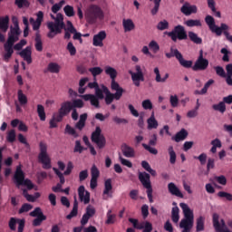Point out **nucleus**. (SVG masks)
Segmentation results:
<instances>
[{
  "label": "nucleus",
  "instance_id": "1",
  "mask_svg": "<svg viewBox=\"0 0 232 232\" xmlns=\"http://www.w3.org/2000/svg\"><path fill=\"white\" fill-rule=\"evenodd\" d=\"M51 17L53 19V22L47 23V28L49 29V33L47 34V37L49 39H53L55 35H58V34H62L63 30H64V39H70L72 37V34H73L72 38L74 41H78V39H81L82 37V34L77 32V29L73 26V24H72L71 21H67V25L64 27V16L63 14L59 13L55 15L51 14Z\"/></svg>",
  "mask_w": 232,
  "mask_h": 232
},
{
  "label": "nucleus",
  "instance_id": "2",
  "mask_svg": "<svg viewBox=\"0 0 232 232\" xmlns=\"http://www.w3.org/2000/svg\"><path fill=\"white\" fill-rule=\"evenodd\" d=\"M14 27H11L10 32L8 34V39L6 43L4 44L5 54L4 60L8 63L10 58L14 53V44L19 41V35H21V29H19V21L17 20V16L12 17Z\"/></svg>",
  "mask_w": 232,
  "mask_h": 232
},
{
  "label": "nucleus",
  "instance_id": "3",
  "mask_svg": "<svg viewBox=\"0 0 232 232\" xmlns=\"http://www.w3.org/2000/svg\"><path fill=\"white\" fill-rule=\"evenodd\" d=\"M205 23L208 24L212 34H216V35L218 37H220V35L223 34L227 41H228V43H232V34L229 33V25H227V24L221 23L220 26H218L215 24V18H213L211 15L206 16Z\"/></svg>",
  "mask_w": 232,
  "mask_h": 232
},
{
  "label": "nucleus",
  "instance_id": "4",
  "mask_svg": "<svg viewBox=\"0 0 232 232\" xmlns=\"http://www.w3.org/2000/svg\"><path fill=\"white\" fill-rule=\"evenodd\" d=\"M104 10L97 4L89 5L84 11V19L89 24H95L98 21H104Z\"/></svg>",
  "mask_w": 232,
  "mask_h": 232
},
{
  "label": "nucleus",
  "instance_id": "5",
  "mask_svg": "<svg viewBox=\"0 0 232 232\" xmlns=\"http://www.w3.org/2000/svg\"><path fill=\"white\" fill-rule=\"evenodd\" d=\"M102 88H103L104 91L106 104H111L114 99L115 101H120L121 97H122V93H124V90L115 80H111V90L116 92L115 93H111L106 86H102Z\"/></svg>",
  "mask_w": 232,
  "mask_h": 232
},
{
  "label": "nucleus",
  "instance_id": "6",
  "mask_svg": "<svg viewBox=\"0 0 232 232\" xmlns=\"http://www.w3.org/2000/svg\"><path fill=\"white\" fill-rule=\"evenodd\" d=\"M102 86L105 85L101 84L97 87V89L95 90V94H83L80 97L83 99V101H90L92 106H94V108H101L99 100L102 101V99H104V88H102Z\"/></svg>",
  "mask_w": 232,
  "mask_h": 232
},
{
  "label": "nucleus",
  "instance_id": "7",
  "mask_svg": "<svg viewBox=\"0 0 232 232\" xmlns=\"http://www.w3.org/2000/svg\"><path fill=\"white\" fill-rule=\"evenodd\" d=\"M40 153L38 155V160L43 164L44 169H50L52 168V159L48 154V145L45 142L41 141L39 143Z\"/></svg>",
  "mask_w": 232,
  "mask_h": 232
},
{
  "label": "nucleus",
  "instance_id": "8",
  "mask_svg": "<svg viewBox=\"0 0 232 232\" xmlns=\"http://www.w3.org/2000/svg\"><path fill=\"white\" fill-rule=\"evenodd\" d=\"M14 182L17 188H21V186H25L27 189H34V183L30 179H24V172L21 169V165L16 168V171L14 173Z\"/></svg>",
  "mask_w": 232,
  "mask_h": 232
},
{
  "label": "nucleus",
  "instance_id": "9",
  "mask_svg": "<svg viewBox=\"0 0 232 232\" xmlns=\"http://www.w3.org/2000/svg\"><path fill=\"white\" fill-rule=\"evenodd\" d=\"M165 55L168 59H171V57H176V59L179 61V64L183 66V68H191V66H193V62L185 60L184 56H182V53H180V52H179V50L175 47H171L170 53H166Z\"/></svg>",
  "mask_w": 232,
  "mask_h": 232
},
{
  "label": "nucleus",
  "instance_id": "10",
  "mask_svg": "<svg viewBox=\"0 0 232 232\" xmlns=\"http://www.w3.org/2000/svg\"><path fill=\"white\" fill-rule=\"evenodd\" d=\"M167 35H169V37L171 38L174 42H176L177 39H179V41L188 39L186 29H184V26L182 25L176 26L172 32L167 33Z\"/></svg>",
  "mask_w": 232,
  "mask_h": 232
},
{
  "label": "nucleus",
  "instance_id": "11",
  "mask_svg": "<svg viewBox=\"0 0 232 232\" xmlns=\"http://www.w3.org/2000/svg\"><path fill=\"white\" fill-rule=\"evenodd\" d=\"M208 66H209V61L204 58V51L200 50L199 55L197 61L195 62L192 67V70H194V72H197L198 70H201V71L207 70Z\"/></svg>",
  "mask_w": 232,
  "mask_h": 232
},
{
  "label": "nucleus",
  "instance_id": "12",
  "mask_svg": "<svg viewBox=\"0 0 232 232\" xmlns=\"http://www.w3.org/2000/svg\"><path fill=\"white\" fill-rule=\"evenodd\" d=\"M130 75H131V80L133 84L136 86H140V82L144 81V73L142 72V67L140 65L135 66V72L133 71H129Z\"/></svg>",
  "mask_w": 232,
  "mask_h": 232
},
{
  "label": "nucleus",
  "instance_id": "13",
  "mask_svg": "<svg viewBox=\"0 0 232 232\" xmlns=\"http://www.w3.org/2000/svg\"><path fill=\"white\" fill-rule=\"evenodd\" d=\"M101 127H96L95 131L92 134V140L97 144L98 148H104L106 145V139H104Z\"/></svg>",
  "mask_w": 232,
  "mask_h": 232
},
{
  "label": "nucleus",
  "instance_id": "14",
  "mask_svg": "<svg viewBox=\"0 0 232 232\" xmlns=\"http://www.w3.org/2000/svg\"><path fill=\"white\" fill-rule=\"evenodd\" d=\"M30 217L35 218L33 221V226H41L44 220H46V216L43 213L41 208H35L34 211L30 212Z\"/></svg>",
  "mask_w": 232,
  "mask_h": 232
},
{
  "label": "nucleus",
  "instance_id": "15",
  "mask_svg": "<svg viewBox=\"0 0 232 232\" xmlns=\"http://www.w3.org/2000/svg\"><path fill=\"white\" fill-rule=\"evenodd\" d=\"M108 37L106 31H100L92 36V46L102 48L104 41Z\"/></svg>",
  "mask_w": 232,
  "mask_h": 232
},
{
  "label": "nucleus",
  "instance_id": "16",
  "mask_svg": "<svg viewBox=\"0 0 232 232\" xmlns=\"http://www.w3.org/2000/svg\"><path fill=\"white\" fill-rule=\"evenodd\" d=\"M102 198L103 200L113 198V184L111 183V179H108L104 181Z\"/></svg>",
  "mask_w": 232,
  "mask_h": 232
},
{
  "label": "nucleus",
  "instance_id": "17",
  "mask_svg": "<svg viewBox=\"0 0 232 232\" xmlns=\"http://www.w3.org/2000/svg\"><path fill=\"white\" fill-rule=\"evenodd\" d=\"M24 219L11 218L9 220V228L11 231H15V226L18 224V232H23L24 230Z\"/></svg>",
  "mask_w": 232,
  "mask_h": 232
},
{
  "label": "nucleus",
  "instance_id": "18",
  "mask_svg": "<svg viewBox=\"0 0 232 232\" xmlns=\"http://www.w3.org/2000/svg\"><path fill=\"white\" fill-rule=\"evenodd\" d=\"M197 5H191L189 3L186 2L180 8V12L184 15H191V14H197L198 12Z\"/></svg>",
  "mask_w": 232,
  "mask_h": 232
},
{
  "label": "nucleus",
  "instance_id": "19",
  "mask_svg": "<svg viewBox=\"0 0 232 232\" xmlns=\"http://www.w3.org/2000/svg\"><path fill=\"white\" fill-rule=\"evenodd\" d=\"M36 21L34 18H30V23L33 24L34 30H39L41 28V23H43V19L44 18V13L43 11H39L36 14Z\"/></svg>",
  "mask_w": 232,
  "mask_h": 232
},
{
  "label": "nucleus",
  "instance_id": "20",
  "mask_svg": "<svg viewBox=\"0 0 232 232\" xmlns=\"http://www.w3.org/2000/svg\"><path fill=\"white\" fill-rule=\"evenodd\" d=\"M78 195L80 197V200L83 202V204L90 203V192L84 188V186H80L78 188Z\"/></svg>",
  "mask_w": 232,
  "mask_h": 232
},
{
  "label": "nucleus",
  "instance_id": "21",
  "mask_svg": "<svg viewBox=\"0 0 232 232\" xmlns=\"http://www.w3.org/2000/svg\"><path fill=\"white\" fill-rule=\"evenodd\" d=\"M19 55L26 61L27 64H32V47L27 46L19 53Z\"/></svg>",
  "mask_w": 232,
  "mask_h": 232
},
{
  "label": "nucleus",
  "instance_id": "22",
  "mask_svg": "<svg viewBox=\"0 0 232 232\" xmlns=\"http://www.w3.org/2000/svg\"><path fill=\"white\" fill-rule=\"evenodd\" d=\"M122 26L125 34H128V32H133V30H135V23H133V20L130 18H124L122 20Z\"/></svg>",
  "mask_w": 232,
  "mask_h": 232
},
{
  "label": "nucleus",
  "instance_id": "23",
  "mask_svg": "<svg viewBox=\"0 0 232 232\" xmlns=\"http://www.w3.org/2000/svg\"><path fill=\"white\" fill-rule=\"evenodd\" d=\"M168 189L170 194L174 195L175 197H179V198H184V194L180 191L179 187L175 185V183L170 182L168 184Z\"/></svg>",
  "mask_w": 232,
  "mask_h": 232
},
{
  "label": "nucleus",
  "instance_id": "24",
  "mask_svg": "<svg viewBox=\"0 0 232 232\" xmlns=\"http://www.w3.org/2000/svg\"><path fill=\"white\" fill-rule=\"evenodd\" d=\"M139 179L141 184L146 188V189L151 188V182L150 181V174L146 172H140Z\"/></svg>",
  "mask_w": 232,
  "mask_h": 232
},
{
  "label": "nucleus",
  "instance_id": "25",
  "mask_svg": "<svg viewBox=\"0 0 232 232\" xmlns=\"http://www.w3.org/2000/svg\"><path fill=\"white\" fill-rule=\"evenodd\" d=\"M72 110H73V103L72 102H64L62 103L59 111H61L62 115H68Z\"/></svg>",
  "mask_w": 232,
  "mask_h": 232
},
{
  "label": "nucleus",
  "instance_id": "26",
  "mask_svg": "<svg viewBox=\"0 0 232 232\" xmlns=\"http://www.w3.org/2000/svg\"><path fill=\"white\" fill-rule=\"evenodd\" d=\"M148 130H157L159 128V121L155 119V111L151 112L150 117L147 120Z\"/></svg>",
  "mask_w": 232,
  "mask_h": 232
},
{
  "label": "nucleus",
  "instance_id": "27",
  "mask_svg": "<svg viewBox=\"0 0 232 232\" xmlns=\"http://www.w3.org/2000/svg\"><path fill=\"white\" fill-rule=\"evenodd\" d=\"M121 151H122L124 157H127V159H131V158L135 157V150H133V148H131L126 144H123L121 146Z\"/></svg>",
  "mask_w": 232,
  "mask_h": 232
},
{
  "label": "nucleus",
  "instance_id": "28",
  "mask_svg": "<svg viewBox=\"0 0 232 232\" xmlns=\"http://www.w3.org/2000/svg\"><path fill=\"white\" fill-rule=\"evenodd\" d=\"M154 73L156 75L155 77L156 82H166V81L169 79V73L168 72H166L163 77L160 75V71L159 70V67L154 68Z\"/></svg>",
  "mask_w": 232,
  "mask_h": 232
},
{
  "label": "nucleus",
  "instance_id": "29",
  "mask_svg": "<svg viewBox=\"0 0 232 232\" xmlns=\"http://www.w3.org/2000/svg\"><path fill=\"white\" fill-rule=\"evenodd\" d=\"M173 206L175 207H173L171 210L172 222H174V224H179V220H180V215H179L180 209H179L177 203L174 202Z\"/></svg>",
  "mask_w": 232,
  "mask_h": 232
},
{
  "label": "nucleus",
  "instance_id": "30",
  "mask_svg": "<svg viewBox=\"0 0 232 232\" xmlns=\"http://www.w3.org/2000/svg\"><path fill=\"white\" fill-rule=\"evenodd\" d=\"M104 72H105L106 75H108L110 77L111 81L117 79V74H118L117 69H115L110 65H107L104 68Z\"/></svg>",
  "mask_w": 232,
  "mask_h": 232
},
{
  "label": "nucleus",
  "instance_id": "31",
  "mask_svg": "<svg viewBox=\"0 0 232 232\" xmlns=\"http://www.w3.org/2000/svg\"><path fill=\"white\" fill-rule=\"evenodd\" d=\"M47 72L50 73H59L61 72V65L55 62H51L47 65Z\"/></svg>",
  "mask_w": 232,
  "mask_h": 232
},
{
  "label": "nucleus",
  "instance_id": "32",
  "mask_svg": "<svg viewBox=\"0 0 232 232\" xmlns=\"http://www.w3.org/2000/svg\"><path fill=\"white\" fill-rule=\"evenodd\" d=\"M211 84H215V80L210 79L208 80L204 87L201 89V91H195V94L196 95H206V93H208V90H209V86H211Z\"/></svg>",
  "mask_w": 232,
  "mask_h": 232
},
{
  "label": "nucleus",
  "instance_id": "33",
  "mask_svg": "<svg viewBox=\"0 0 232 232\" xmlns=\"http://www.w3.org/2000/svg\"><path fill=\"white\" fill-rule=\"evenodd\" d=\"M9 23H10V17L8 15L0 17V30L2 32H7Z\"/></svg>",
  "mask_w": 232,
  "mask_h": 232
},
{
  "label": "nucleus",
  "instance_id": "34",
  "mask_svg": "<svg viewBox=\"0 0 232 232\" xmlns=\"http://www.w3.org/2000/svg\"><path fill=\"white\" fill-rule=\"evenodd\" d=\"M23 195L28 202H35L41 197V193L35 192L34 195H30L26 189H23Z\"/></svg>",
  "mask_w": 232,
  "mask_h": 232
},
{
  "label": "nucleus",
  "instance_id": "35",
  "mask_svg": "<svg viewBox=\"0 0 232 232\" xmlns=\"http://www.w3.org/2000/svg\"><path fill=\"white\" fill-rule=\"evenodd\" d=\"M87 119H88L87 113L81 114L79 121L75 124V129L80 130H82L84 126H86Z\"/></svg>",
  "mask_w": 232,
  "mask_h": 232
},
{
  "label": "nucleus",
  "instance_id": "36",
  "mask_svg": "<svg viewBox=\"0 0 232 232\" xmlns=\"http://www.w3.org/2000/svg\"><path fill=\"white\" fill-rule=\"evenodd\" d=\"M17 99L21 106H26V104H28V97L26 94H24V92H23V90H18Z\"/></svg>",
  "mask_w": 232,
  "mask_h": 232
},
{
  "label": "nucleus",
  "instance_id": "37",
  "mask_svg": "<svg viewBox=\"0 0 232 232\" xmlns=\"http://www.w3.org/2000/svg\"><path fill=\"white\" fill-rule=\"evenodd\" d=\"M89 81H90V79H88V77L82 78L80 80L78 93H81L82 95V93H85L86 90H88V87L86 86V84L88 83Z\"/></svg>",
  "mask_w": 232,
  "mask_h": 232
},
{
  "label": "nucleus",
  "instance_id": "38",
  "mask_svg": "<svg viewBox=\"0 0 232 232\" xmlns=\"http://www.w3.org/2000/svg\"><path fill=\"white\" fill-rule=\"evenodd\" d=\"M149 49L151 51L152 53H159L160 52V45L157 41L152 40L149 43Z\"/></svg>",
  "mask_w": 232,
  "mask_h": 232
},
{
  "label": "nucleus",
  "instance_id": "39",
  "mask_svg": "<svg viewBox=\"0 0 232 232\" xmlns=\"http://www.w3.org/2000/svg\"><path fill=\"white\" fill-rule=\"evenodd\" d=\"M139 229H143V232H151L153 231V225L150 221H143L140 223Z\"/></svg>",
  "mask_w": 232,
  "mask_h": 232
},
{
  "label": "nucleus",
  "instance_id": "40",
  "mask_svg": "<svg viewBox=\"0 0 232 232\" xmlns=\"http://www.w3.org/2000/svg\"><path fill=\"white\" fill-rule=\"evenodd\" d=\"M168 152L170 164H175V162H177V153L175 152V150H173V146L169 147Z\"/></svg>",
  "mask_w": 232,
  "mask_h": 232
},
{
  "label": "nucleus",
  "instance_id": "41",
  "mask_svg": "<svg viewBox=\"0 0 232 232\" xmlns=\"http://www.w3.org/2000/svg\"><path fill=\"white\" fill-rule=\"evenodd\" d=\"M188 37L195 44H202V38L198 37V34L193 32H188Z\"/></svg>",
  "mask_w": 232,
  "mask_h": 232
},
{
  "label": "nucleus",
  "instance_id": "42",
  "mask_svg": "<svg viewBox=\"0 0 232 232\" xmlns=\"http://www.w3.org/2000/svg\"><path fill=\"white\" fill-rule=\"evenodd\" d=\"M37 113L40 121H46V112L44 111V106L38 104L37 105Z\"/></svg>",
  "mask_w": 232,
  "mask_h": 232
},
{
  "label": "nucleus",
  "instance_id": "43",
  "mask_svg": "<svg viewBox=\"0 0 232 232\" xmlns=\"http://www.w3.org/2000/svg\"><path fill=\"white\" fill-rule=\"evenodd\" d=\"M188 137V131L182 129L179 132H178L174 138L176 142H180V140H184Z\"/></svg>",
  "mask_w": 232,
  "mask_h": 232
},
{
  "label": "nucleus",
  "instance_id": "44",
  "mask_svg": "<svg viewBox=\"0 0 232 232\" xmlns=\"http://www.w3.org/2000/svg\"><path fill=\"white\" fill-rule=\"evenodd\" d=\"M184 24L189 28H193V26H202V22H200V20L189 19L187 20Z\"/></svg>",
  "mask_w": 232,
  "mask_h": 232
},
{
  "label": "nucleus",
  "instance_id": "45",
  "mask_svg": "<svg viewBox=\"0 0 232 232\" xmlns=\"http://www.w3.org/2000/svg\"><path fill=\"white\" fill-rule=\"evenodd\" d=\"M215 111H219L220 113H224L226 111V103L224 102H220L218 104H214L212 106Z\"/></svg>",
  "mask_w": 232,
  "mask_h": 232
},
{
  "label": "nucleus",
  "instance_id": "46",
  "mask_svg": "<svg viewBox=\"0 0 232 232\" xmlns=\"http://www.w3.org/2000/svg\"><path fill=\"white\" fill-rule=\"evenodd\" d=\"M63 12L67 17H73V15H75V10L72 5H65L63 7Z\"/></svg>",
  "mask_w": 232,
  "mask_h": 232
},
{
  "label": "nucleus",
  "instance_id": "47",
  "mask_svg": "<svg viewBox=\"0 0 232 232\" xmlns=\"http://www.w3.org/2000/svg\"><path fill=\"white\" fill-rule=\"evenodd\" d=\"M206 218H204V217H199L197 219V227H196V231L200 232V231H204V222H205Z\"/></svg>",
  "mask_w": 232,
  "mask_h": 232
},
{
  "label": "nucleus",
  "instance_id": "48",
  "mask_svg": "<svg viewBox=\"0 0 232 232\" xmlns=\"http://www.w3.org/2000/svg\"><path fill=\"white\" fill-rule=\"evenodd\" d=\"M67 52H69L71 56H74L77 54V49L75 48V45H73V43L69 42L66 46Z\"/></svg>",
  "mask_w": 232,
  "mask_h": 232
},
{
  "label": "nucleus",
  "instance_id": "49",
  "mask_svg": "<svg viewBox=\"0 0 232 232\" xmlns=\"http://www.w3.org/2000/svg\"><path fill=\"white\" fill-rule=\"evenodd\" d=\"M64 5H66V1H64V0L60 1L58 4H54L52 6L53 14H57V12H59V10H61V8H63V6H64Z\"/></svg>",
  "mask_w": 232,
  "mask_h": 232
},
{
  "label": "nucleus",
  "instance_id": "50",
  "mask_svg": "<svg viewBox=\"0 0 232 232\" xmlns=\"http://www.w3.org/2000/svg\"><path fill=\"white\" fill-rule=\"evenodd\" d=\"M35 49L37 52H43V42L41 41V35H39V33L36 34L35 37Z\"/></svg>",
  "mask_w": 232,
  "mask_h": 232
},
{
  "label": "nucleus",
  "instance_id": "51",
  "mask_svg": "<svg viewBox=\"0 0 232 232\" xmlns=\"http://www.w3.org/2000/svg\"><path fill=\"white\" fill-rule=\"evenodd\" d=\"M15 139H16L15 130H11L7 131V135H6L7 142H15Z\"/></svg>",
  "mask_w": 232,
  "mask_h": 232
},
{
  "label": "nucleus",
  "instance_id": "52",
  "mask_svg": "<svg viewBox=\"0 0 232 232\" xmlns=\"http://www.w3.org/2000/svg\"><path fill=\"white\" fill-rule=\"evenodd\" d=\"M34 208V206L28 204V203H25L24 204L21 208L19 209L18 213L21 215L23 213H28V211H31V209Z\"/></svg>",
  "mask_w": 232,
  "mask_h": 232
},
{
  "label": "nucleus",
  "instance_id": "53",
  "mask_svg": "<svg viewBox=\"0 0 232 232\" xmlns=\"http://www.w3.org/2000/svg\"><path fill=\"white\" fill-rule=\"evenodd\" d=\"M141 106H142L143 110H153V103L151 102V100H150V99L144 100L141 102Z\"/></svg>",
  "mask_w": 232,
  "mask_h": 232
},
{
  "label": "nucleus",
  "instance_id": "54",
  "mask_svg": "<svg viewBox=\"0 0 232 232\" xmlns=\"http://www.w3.org/2000/svg\"><path fill=\"white\" fill-rule=\"evenodd\" d=\"M65 133H68V135H72L76 139V137H79V134L75 131V129H73L70 125H66L65 127Z\"/></svg>",
  "mask_w": 232,
  "mask_h": 232
},
{
  "label": "nucleus",
  "instance_id": "55",
  "mask_svg": "<svg viewBox=\"0 0 232 232\" xmlns=\"http://www.w3.org/2000/svg\"><path fill=\"white\" fill-rule=\"evenodd\" d=\"M89 72H91V73L93 77H97V75H101V73H102V68L92 67V68L89 69Z\"/></svg>",
  "mask_w": 232,
  "mask_h": 232
},
{
  "label": "nucleus",
  "instance_id": "56",
  "mask_svg": "<svg viewBox=\"0 0 232 232\" xmlns=\"http://www.w3.org/2000/svg\"><path fill=\"white\" fill-rule=\"evenodd\" d=\"M169 102L172 108H177V106H179V97L177 96V94L170 95Z\"/></svg>",
  "mask_w": 232,
  "mask_h": 232
},
{
  "label": "nucleus",
  "instance_id": "57",
  "mask_svg": "<svg viewBox=\"0 0 232 232\" xmlns=\"http://www.w3.org/2000/svg\"><path fill=\"white\" fill-rule=\"evenodd\" d=\"M53 169L54 173L57 175V177L60 179V184L63 186V184H64L65 182L64 174L56 168H53Z\"/></svg>",
  "mask_w": 232,
  "mask_h": 232
},
{
  "label": "nucleus",
  "instance_id": "58",
  "mask_svg": "<svg viewBox=\"0 0 232 232\" xmlns=\"http://www.w3.org/2000/svg\"><path fill=\"white\" fill-rule=\"evenodd\" d=\"M91 175L92 179H99V175H101V172L99 171V169H97V166L93 165L92 167Z\"/></svg>",
  "mask_w": 232,
  "mask_h": 232
},
{
  "label": "nucleus",
  "instance_id": "59",
  "mask_svg": "<svg viewBox=\"0 0 232 232\" xmlns=\"http://www.w3.org/2000/svg\"><path fill=\"white\" fill-rule=\"evenodd\" d=\"M169 26V24L168 23V21L163 20L158 24L157 28L158 30H168Z\"/></svg>",
  "mask_w": 232,
  "mask_h": 232
},
{
  "label": "nucleus",
  "instance_id": "60",
  "mask_svg": "<svg viewBox=\"0 0 232 232\" xmlns=\"http://www.w3.org/2000/svg\"><path fill=\"white\" fill-rule=\"evenodd\" d=\"M119 159L122 166H126L127 168H133V163H131V161L122 158V156H120Z\"/></svg>",
  "mask_w": 232,
  "mask_h": 232
},
{
  "label": "nucleus",
  "instance_id": "61",
  "mask_svg": "<svg viewBox=\"0 0 232 232\" xmlns=\"http://www.w3.org/2000/svg\"><path fill=\"white\" fill-rule=\"evenodd\" d=\"M106 224H115V215L111 214V210L107 213Z\"/></svg>",
  "mask_w": 232,
  "mask_h": 232
},
{
  "label": "nucleus",
  "instance_id": "62",
  "mask_svg": "<svg viewBox=\"0 0 232 232\" xmlns=\"http://www.w3.org/2000/svg\"><path fill=\"white\" fill-rule=\"evenodd\" d=\"M218 197H219L220 198H227V200H232V195L227 192L219 191L218 193Z\"/></svg>",
  "mask_w": 232,
  "mask_h": 232
},
{
  "label": "nucleus",
  "instance_id": "63",
  "mask_svg": "<svg viewBox=\"0 0 232 232\" xmlns=\"http://www.w3.org/2000/svg\"><path fill=\"white\" fill-rule=\"evenodd\" d=\"M112 121L113 122H115V124H128V120L124 118H120L118 116L113 117Z\"/></svg>",
  "mask_w": 232,
  "mask_h": 232
},
{
  "label": "nucleus",
  "instance_id": "64",
  "mask_svg": "<svg viewBox=\"0 0 232 232\" xmlns=\"http://www.w3.org/2000/svg\"><path fill=\"white\" fill-rule=\"evenodd\" d=\"M215 70H216L217 75H218L219 77H226V71H224L223 67L216 66Z\"/></svg>",
  "mask_w": 232,
  "mask_h": 232
}]
</instances>
